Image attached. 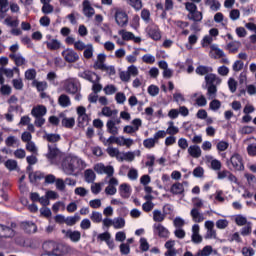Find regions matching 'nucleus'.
<instances>
[{
	"label": "nucleus",
	"instance_id": "nucleus-5",
	"mask_svg": "<svg viewBox=\"0 0 256 256\" xmlns=\"http://www.w3.org/2000/svg\"><path fill=\"white\" fill-rule=\"evenodd\" d=\"M94 171L98 175H107V177H113L115 175V168L112 165L105 166L103 163H98L94 166Z\"/></svg>",
	"mask_w": 256,
	"mask_h": 256
},
{
	"label": "nucleus",
	"instance_id": "nucleus-2",
	"mask_svg": "<svg viewBox=\"0 0 256 256\" xmlns=\"http://www.w3.org/2000/svg\"><path fill=\"white\" fill-rule=\"evenodd\" d=\"M62 89L69 95H76L81 91V83L77 78H67L62 82Z\"/></svg>",
	"mask_w": 256,
	"mask_h": 256
},
{
	"label": "nucleus",
	"instance_id": "nucleus-31",
	"mask_svg": "<svg viewBox=\"0 0 256 256\" xmlns=\"http://www.w3.org/2000/svg\"><path fill=\"white\" fill-rule=\"evenodd\" d=\"M206 89H207L206 95L209 100L215 99L217 97V86L209 85V86H206Z\"/></svg>",
	"mask_w": 256,
	"mask_h": 256
},
{
	"label": "nucleus",
	"instance_id": "nucleus-28",
	"mask_svg": "<svg viewBox=\"0 0 256 256\" xmlns=\"http://www.w3.org/2000/svg\"><path fill=\"white\" fill-rule=\"evenodd\" d=\"M58 104L60 107H70L71 98L67 94H61L58 98Z\"/></svg>",
	"mask_w": 256,
	"mask_h": 256
},
{
	"label": "nucleus",
	"instance_id": "nucleus-61",
	"mask_svg": "<svg viewBox=\"0 0 256 256\" xmlns=\"http://www.w3.org/2000/svg\"><path fill=\"white\" fill-rule=\"evenodd\" d=\"M12 85L14 89H16L17 91H21V89H23V80L21 78L13 79Z\"/></svg>",
	"mask_w": 256,
	"mask_h": 256
},
{
	"label": "nucleus",
	"instance_id": "nucleus-60",
	"mask_svg": "<svg viewBox=\"0 0 256 256\" xmlns=\"http://www.w3.org/2000/svg\"><path fill=\"white\" fill-rule=\"evenodd\" d=\"M26 151H29L30 153H33L34 155L37 154V146L35 145V142H33V141L26 142Z\"/></svg>",
	"mask_w": 256,
	"mask_h": 256
},
{
	"label": "nucleus",
	"instance_id": "nucleus-34",
	"mask_svg": "<svg viewBox=\"0 0 256 256\" xmlns=\"http://www.w3.org/2000/svg\"><path fill=\"white\" fill-rule=\"evenodd\" d=\"M118 110H111V107L106 106L102 108V115L104 117H116L118 115Z\"/></svg>",
	"mask_w": 256,
	"mask_h": 256
},
{
	"label": "nucleus",
	"instance_id": "nucleus-8",
	"mask_svg": "<svg viewBox=\"0 0 256 256\" xmlns=\"http://www.w3.org/2000/svg\"><path fill=\"white\" fill-rule=\"evenodd\" d=\"M62 57H64L66 63H77L79 60V54H77L75 50L69 48L62 52Z\"/></svg>",
	"mask_w": 256,
	"mask_h": 256
},
{
	"label": "nucleus",
	"instance_id": "nucleus-54",
	"mask_svg": "<svg viewBox=\"0 0 256 256\" xmlns=\"http://www.w3.org/2000/svg\"><path fill=\"white\" fill-rule=\"evenodd\" d=\"M156 143H157V140L154 138H147L143 141V145L146 149H153Z\"/></svg>",
	"mask_w": 256,
	"mask_h": 256
},
{
	"label": "nucleus",
	"instance_id": "nucleus-57",
	"mask_svg": "<svg viewBox=\"0 0 256 256\" xmlns=\"http://www.w3.org/2000/svg\"><path fill=\"white\" fill-rule=\"evenodd\" d=\"M5 167L8 168L9 171H15V169H17V160H7L5 162Z\"/></svg>",
	"mask_w": 256,
	"mask_h": 256
},
{
	"label": "nucleus",
	"instance_id": "nucleus-27",
	"mask_svg": "<svg viewBox=\"0 0 256 256\" xmlns=\"http://www.w3.org/2000/svg\"><path fill=\"white\" fill-rule=\"evenodd\" d=\"M29 179H30V183H35L37 181H41V179H45V173H43L41 171L30 172Z\"/></svg>",
	"mask_w": 256,
	"mask_h": 256
},
{
	"label": "nucleus",
	"instance_id": "nucleus-9",
	"mask_svg": "<svg viewBox=\"0 0 256 256\" xmlns=\"http://www.w3.org/2000/svg\"><path fill=\"white\" fill-rule=\"evenodd\" d=\"M230 163L234 171H243V169H245V166L243 165V158L239 154L232 155Z\"/></svg>",
	"mask_w": 256,
	"mask_h": 256
},
{
	"label": "nucleus",
	"instance_id": "nucleus-47",
	"mask_svg": "<svg viewBox=\"0 0 256 256\" xmlns=\"http://www.w3.org/2000/svg\"><path fill=\"white\" fill-rule=\"evenodd\" d=\"M90 219L93 221V223H101L103 221V214L97 211H93L90 215Z\"/></svg>",
	"mask_w": 256,
	"mask_h": 256
},
{
	"label": "nucleus",
	"instance_id": "nucleus-1",
	"mask_svg": "<svg viewBox=\"0 0 256 256\" xmlns=\"http://www.w3.org/2000/svg\"><path fill=\"white\" fill-rule=\"evenodd\" d=\"M81 165H83V160L75 156H66L62 160L61 167L65 175H74L77 169H81Z\"/></svg>",
	"mask_w": 256,
	"mask_h": 256
},
{
	"label": "nucleus",
	"instance_id": "nucleus-21",
	"mask_svg": "<svg viewBox=\"0 0 256 256\" xmlns=\"http://www.w3.org/2000/svg\"><path fill=\"white\" fill-rule=\"evenodd\" d=\"M172 195H183L185 193V187L181 182L174 183L170 188Z\"/></svg>",
	"mask_w": 256,
	"mask_h": 256
},
{
	"label": "nucleus",
	"instance_id": "nucleus-39",
	"mask_svg": "<svg viewBox=\"0 0 256 256\" xmlns=\"http://www.w3.org/2000/svg\"><path fill=\"white\" fill-rule=\"evenodd\" d=\"M106 152L108 153V155L110 157H116V159H118V161H121V152L117 148L108 147L106 149Z\"/></svg>",
	"mask_w": 256,
	"mask_h": 256
},
{
	"label": "nucleus",
	"instance_id": "nucleus-58",
	"mask_svg": "<svg viewBox=\"0 0 256 256\" xmlns=\"http://www.w3.org/2000/svg\"><path fill=\"white\" fill-rule=\"evenodd\" d=\"M104 93L105 95H114V93H117V87L113 84L106 85L104 87Z\"/></svg>",
	"mask_w": 256,
	"mask_h": 256
},
{
	"label": "nucleus",
	"instance_id": "nucleus-13",
	"mask_svg": "<svg viewBox=\"0 0 256 256\" xmlns=\"http://www.w3.org/2000/svg\"><path fill=\"white\" fill-rule=\"evenodd\" d=\"M205 83L206 87H209V85H215L217 87V85H221V78L210 72L205 76Z\"/></svg>",
	"mask_w": 256,
	"mask_h": 256
},
{
	"label": "nucleus",
	"instance_id": "nucleus-25",
	"mask_svg": "<svg viewBox=\"0 0 256 256\" xmlns=\"http://www.w3.org/2000/svg\"><path fill=\"white\" fill-rule=\"evenodd\" d=\"M52 0H40V3H42V13H44V15H49L50 13H53L54 11V7L53 5H50Z\"/></svg>",
	"mask_w": 256,
	"mask_h": 256
},
{
	"label": "nucleus",
	"instance_id": "nucleus-48",
	"mask_svg": "<svg viewBox=\"0 0 256 256\" xmlns=\"http://www.w3.org/2000/svg\"><path fill=\"white\" fill-rule=\"evenodd\" d=\"M120 161H135V153L133 152H126L122 153L120 156Z\"/></svg>",
	"mask_w": 256,
	"mask_h": 256
},
{
	"label": "nucleus",
	"instance_id": "nucleus-37",
	"mask_svg": "<svg viewBox=\"0 0 256 256\" xmlns=\"http://www.w3.org/2000/svg\"><path fill=\"white\" fill-rule=\"evenodd\" d=\"M95 49L93 48V44H87L84 48L83 56L85 59H91L93 57Z\"/></svg>",
	"mask_w": 256,
	"mask_h": 256
},
{
	"label": "nucleus",
	"instance_id": "nucleus-35",
	"mask_svg": "<svg viewBox=\"0 0 256 256\" xmlns=\"http://www.w3.org/2000/svg\"><path fill=\"white\" fill-rule=\"evenodd\" d=\"M78 221H81V216L76 213L74 216H68L65 223L68 227H73Z\"/></svg>",
	"mask_w": 256,
	"mask_h": 256
},
{
	"label": "nucleus",
	"instance_id": "nucleus-19",
	"mask_svg": "<svg viewBox=\"0 0 256 256\" xmlns=\"http://www.w3.org/2000/svg\"><path fill=\"white\" fill-rule=\"evenodd\" d=\"M22 229L23 231H25V233H28L29 235L37 233V225L33 222H22Z\"/></svg>",
	"mask_w": 256,
	"mask_h": 256
},
{
	"label": "nucleus",
	"instance_id": "nucleus-22",
	"mask_svg": "<svg viewBox=\"0 0 256 256\" xmlns=\"http://www.w3.org/2000/svg\"><path fill=\"white\" fill-rule=\"evenodd\" d=\"M15 227H17V224L12 223L11 227L7 226V229H9L10 232L7 230H1V232L3 233L1 234V239H11L15 237V230H13L15 229Z\"/></svg>",
	"mask_w": 256,
	"mask_h": 256
},
{
	"label": "nucleus",
	"instance_id": "nucleus-42",
	"mask_svg": "<svg viewBox=\"0 0 256 256\" xmlns=\"http://www.w3.org/2000/svg\"><path fill=\"white\" fill-rule=\"evenodd\" d=\"M206 5H209L212 11H219L221 8V3L218 0H206Z\"/></svg>",
	"mask_w": 256,
	"mask_h": 256
},
{
	"label": "nucleus",
	"instance_id": "nucleus-33",
	"mask_svg": "<svg viewBox=\"0 0 256 256\" xmlns=\"http://www.w3.org/2000/svg\"><path fill=\"white\" fill-rule=\"evenodd\" d=\"M133 139L131 138H125L123 136H119L118 137V145L120 147H131V145H133Z\"/></svg>",
	"mask_w": 256,
	"mask_h": 256
},
{
	"label": "nucleus",
	"instance_id": "nucleus-53",
	"mask_svg": "<svg viewBox=\"0 0 256 256\" xmlns=\"http://www.w3.org/2000/svg\"><path fill=\"white\" fill-rule=\"evenodd\" d=\"M155 208V204L153 203V201H146L143 205H142V210L145 213H151V211H153V209Z\"/></svg>",
	"mask_w": 256,
	"mask_h": 256
},
{
	"label": "nucleus",
	"instance_id": "nucleus-24",
	"mask_svg": "<svg viewBox=\"0 0 256 256\" xmlns=\"http://www.w3.org/2000/svg\"><path fill=\"white\" fill-rule=\"evenodd\" d=\"M190 215L195 223H202V221H205V217L197 208H192Z\"/></svg>",
	"mask_w": 256,
	"mask_h": 256
},
{
	"label": "nucleus",
	"instance_id": "nucleus-46",
	"mask_svg": "<svg viewBox=\"0 0 256 256\" xmlns=\"http://www.w3.org/2000/svg\"><path fill=\"white\" fill-rule=\"evenodd\" d=\"M210 104H209V109L211 111H218L221 109V101H219L218 99H211L210 100Z\"/></svg>",
	"mask_w": 256,
	"mask_h": 256
},
{
	"label": "nucleus",
	"instance_id": "nucleus-63",
	"mask_svg": "<svg viewBox=\"0 0 256 256\" xmlns=\"http://www.w3.org/2000/svg\"><path fill=\"white\" fill-rule=\"evenodd\" d=\"M55 185L58 191H65V181L62 178H57Z\"/></svg>",
	"mask_w": 256,
	"mask_h": 256
},
{
	"label": "nucleus",
	"instance_id": "nucleus-50",
	"mask_svg": "<svg viewBox=\"0 0 256 256\" xmlns=\"http://www.w3.org/2000/svg\"><path fill=\"white\" fill-rule=\"evenodd\" d=\"M89 121H91V118L87 114H84V116H78L79 127H85V125H89Z\"/></svg>",
	"mask_w": 256,
	"mask_h": 256
},
{
	"label": "nucleus",
	"instance_id": "nucleus-29",
	"mask_svg": "<svg viewBox=\"0 0 256 256\" xmlns=\"http://www.w3.org/2000/svg\"><path fill=\"white\" fill-rule=\"evenodd\" d=\"M99 81H101V77L96 76V78L92 82V91L95 95H97V93H101V91L103 90V85H101Z\"/></svg>",
	"mask_w": 256,
	"mask_h": 256
},
{
	"label": "nucleus",
	"instance_id": "nucleus-20",
	"mask_svg": "<svg viewBox=\"0 0 256 256\" xmlns=\"http://www.w3.org/2000/svg\"><path fill=\"white\" fill-rule=\"evenodd\" d=\"M31 115L35 118L44 117L47 115V108L43 105L36 106L31 110Z\"/></svg>",
	"mask_w": 256,
	"mask_h": 256
},
{
	"label": "nucleus",
	"instance_id": "nucleus-4",
	"mask_svg": "<svg viewBox=\"0 0 256 256\" xmlns=\"http://www.w3.org/2000/svg\"><path fill=\"white\" fill-rule=\"evenodd\" d=\"M115 21L119 27H127L129 23V15H127V12H125L121 8H116L115 9Z\"/></svg>",
	"mask_w": 256,
	"mask_h": 256
},
{
	"label": "nucleus",
	"instance_id": "nucleus-16",
	"mask_svg": "<svg viewBox=\"0 0 256 256\" xmlns=\"http://www.w3.org/2000/svg\"><path fill=\"white\" fill-rule=\"evenodd\" d=\"M62 233H65V237L70 239L73 243H78V241H81V232L77 230H63Z\"/></svg>",
	"mask_w": 256,
	"mask_h": 256
},
{
	"label": "nucleus",
	"instance_id": "nucleus-14",
	"mask_svg": "<svg viewBox=\"0 0 256 256\" xmlns=\"http://www.w3.org/2000/svg\"><path fill=\"white\" fill-rule=\"evenodd\" d=\"M59 155H61V150H59L56 145L51 146V144H48V153L46 154L47 159L53 161L54 159H57Z\"/></svg>",
	"mask_w": 256,
	"mask_h": 256
},
{
	"label": "nucleus",
	"instance_id": "nucleus-23",
	"mask_svg": "<svg viewBox=\"0 0 256 256\" xmlns=\"http://www.w3.org/2000/svg\"><path fill=\"white\" fill-rule=\"evenodd\" d=\"M43 139L48 141V143H59L61 141V135L44 132Z\"/></svg>",
	"mask_w": 256,
	"mask_h": 256
},
{
	"label": "nucleus",
	"instance_id": "nucleus-43",
	"mask_svg": "<svg viewBox=\"0 0 256 256\" xmlns=\"http://www.w3.org/2000/svg\"><path fill=\"white\" fill-rule=\"evenodd\" d=\"M119 35L122 36L123 41H133L135 39V34L132 32H127L125 30H120Z\"/></svg>",
	"mask_w": 256,
	"mask_h": 256
},
{
	"label": "nucleus",
	"instance_id": "nucleus-3",
	"mask_svg": "<svg viewBox=\"0 0 256 256\" xmlns=\"http://www.w3.org/2000/svg\"><path fill=\"white\" fill-rule=\"evenodd\" d=\"M185 9L189 12L187 18L190 21L201 22L203 21V13L197 10V5L193 2H186Z\"/></svg>",
	"mask_w": 256,
	"mask_h": 256
},
{
	"label": "nucleus",
	"instance_id": "nucleus-11",
	"mask_svg": "<svg viewBox=\"0 0 256 256\" xmlns=\"http://www.w3.org/2000/svg\"><path fill=\"white\" fill-rule=\"evenodd\" d=\"M46 38L48 41L44 43L49 51H58V49H61V41L53 39V36L51 35H47Z\"/></svg>",
	"mask_w": 256,
	"mask_h": 256
},
{
	"label": "nucleus",
	"instance_id": "nucleus-52",
	"mask_svg": "<svg viewBox=\"0 0 256 256\" xmlns=\"http://www.w3.org/2000/svg\"><path fill=\"white\" fill-rule=\"evenodd\" d=\"M0 73L2 75H5L8 79H13V76L15 75L13 73V70L11 68H5V67H0Z\"/></svg>",
	"mask_w": 256,
	"mask_h": 256
},
{
	"label": "nucleus",
	"instance_id": "nucleus-17",
	"mask_svg": "<svg viewBox=\"0 0 256 256\" xmlns=\"http://www.w3.org/2000/svg\"><path fill=\"white\" fill-rule=\"evenodd\" d=\"M188 155L193 157V159H199L202 155L201 147L199 145L194 144L188 147Z\"/></svg>",
	"mask_w": 256,
	"mask_h": 256
},
{
	"label": "nucleus",
	"instance_id": "nucleus-6",
	"mask_svg": "<svg viewBox=\"0 0 256 256\" xmlns=\"http://www.w3.org/2000/svg\"><path fill=\"white\" fill-rule=\"evenodd\" d=\"M117 125H121V118H112L107 121L106 128L107 133H110V135H119V127Z\"/></svg>",
	"mask_w": 256,
	"mask_h": 256
},
{
	"label": "nucleus",
	"instance_id": "nucleus-45",
	"mask_svg": "<svg viewBox=\"0 0 256 256\" xmlns=\"http://www.w3.org/2000/svg\"><path fill=\"white\" fill-rule=\"evenodd\" d=\"M32 85H33V87H36L37 91H39V92L45 91V89H47L46 81L39 82L37 80H33Z\"/></svg>",
	"mask_w": 256,
	"mask_h": 256
},
{
	"label": "nucleus",
	"instance_id": "nucleus-36",
	"mask_svg": "<svg viewBox=\"0 0 256 256\" xmlns=\"http://www.w3.org/2000/svg\"><path fill=\"white\" fill-rule=\"evenodd\" d=\"M84 177H85L86 183H93L95 181L96 175L93 170L87 169L84 172Z\"/></svg>",
	"mask_w": 256,
	"mask_h": 256
},
{
	"label": "nucleus",
	"instance_id": "nucleus-26",
	"mask_svg": "<svg viewBox=\"0 0 256 256\" xmlns=\"http://www.w3.org/2000/svg\"><path fill=\"white\" fill-rule=\"evenodd\" d=\"M119 191L120 196L123 197V199H129V197H131V186L128 184H121Z\"/></svg>",
	"mask_w": 256,
	"mask_h": 256
},
{
	"label": "nucleus",
	"instance_id": "nucleus-41",
	"mask_svg": "<svg viewBox=\"0 0 256 256\" xmlns=\"http://www.w3.org/2000/svg\"><path fill=\"white\" fill-rule=\"evenodd\" d=\"M62 127H66V129H73V127H75V118H63Z\"/></svg>",
	"mask_w": 256,
	"mask_h": 256
},
{
	"label": "nucleus",
	"instance_id": "nucleus-12",
	"mask_svg": "<svg viewBox=\"0 0 256 256\" xmlns=\"http://www.w3.org/2000/svg\"><path fill=\"white\" fill-rule=\"evenodd\" d=\"M154 233L161 237L162 239H169V230L162 224H154Z\"/></svg>",
	"mask_w": 256,
	"mask_h": 256
},
{
	"label": "nucleus",
	"instance_id": "nucleus-15",
	"mask_svg": "<svg viewBox=\"0 0 256 256\" xmlns=\"http://www.w3.org/2000/svg\"><path fill=\"white\" fill-rule=\"evenodd\" d=\"M78 77L81 79H85L86 81H89L90 83H93L99 75L97 73L90 71V70H84L83 72L78 73Z\"/></svg>",
	"mask_w": 256,
	"mask_h": 256
},
{
	"label": "nucleus",
	"instance_id": "nucleus-49",
	"mask_svg": "<svg viewBox=\"0 0 256 256\" xmlns=\"http://www.w3.org/2000/svg\"><path fill=\"white\" fill-rule=\"evenodd\" d=\"M4 23L8 27H19V19L13 20V17L11 16H8L7 18H5Z\"/></svg>",
	"mask_w": 256,
	"mask_h": 256
},
{
	"label": "nucleus",
	"instance_id": "nucleus-38",
	"mask_svg": "<svg viewBox=\"0 0 256 256\" xmlns=\"http://www.w3.org/2000/svg\"><path fill=\"white\" fill-rule=\"evenodd\" d=\"M130 7H133L135 11H141L143 9V2L141 0H126Z\"/></svg>",
	"mask_w": 256,
	"mask_h": 256
},
{
	"label": "nucleus",
	"instance_id": "nucleus-55",
	"mask_svg": "<svg viewBox=\"0 0 256 256\" xmlns=\"http://www.w3.org/2000/svg\"><path fill=\"white\" fill-rule=\"evenodd\" d=\"M35 77H37V71L35 69H28L25 72V79H27L28 81H33Z\"/></svg>",
	"mask_w": 256,
	"mask_h": 256
},
{
	"label": "nucleus",
	"instance_id": "nucleus-40",
	"mask_svg": "<svg viewBox=\"0 0 256 256\" xmlns=\"http://www.w3.org/2000/svg\"><path fill=\"white\" fill-rule=\"evenodd\" d=\"M153 220L156 223H163V221H165V214H162L161 210H154L153 211Z\"/></svg>",
	"mask_w": 256,
	"mask_h": 256
},
{
	"label": "nucleus",
	"instance_id": "nucleus-64",
	"mask_svg": "<svg viewBox=\"0 0 256 256\" xmlns=\"http://www.w3.org/2000/svg\"><path fill=\"white\" fill-rule=\"evenodd\" d=\"M228 87H229L231 93H235V91H237V82L235 81L234 78H229Z\"/></svg>",
	"mask_w": 256,
	"mask_h": 256
},
{
	"label": "nucleus",
	"instance_id": "nucleus-44",
	"mask_svg": "<svg viewBox=\"0 0 256 256\" xmlns=\"http://www.w3.org/2000/svg\"><path fill=\"white\" fill-rule=\"evenodd\" d=\"M113 227L114 229H123V227H125V219L121 217L114 218Z\"/></svg>",
	"mask_w": 256,
	"mask_h": 256
},
{
	"label": "nucleus",
	"instance_id": "nucleus-7",
	"mask_svg": "<svg viewBox=\"0 0 256 256\" xmlns=\"http://www.w3.org/2000/svg\"><path fill=\"white\" fill-rule=\"evenodd\" d=\"M146 33L154 41H159L161 39V31H159V26H157L155 23L147 26Z\"/></svg>",
	"mask_w": 256,
	"mask_h": 256
},
{
	"label": "nucleus",
	"instance_id": "nucleus-56",
	"mask_svg": "<svg viewBox=\"0 0 256 256\" xmlns=\"http://www.w3.org/2000/svg\"><path fill=\"white\" fill-rule=\"evenodd\" d=\"M9 11V0H0V13L5 15Z\"/></svg>",
	"mask_w": 256,
	"mask_h": 256
},
{
	"label": "nucleus",
	"instance_id": "nucleus-59",
	"mask_svg": "<svg viewBox=\"0 0 256 256\" xmlns=\"http://www.w3.org/2000/svg\"><path fill=\"white\" fill-rule=\"evenodd\" d=\"M141 19H143L146 23H149V21H151V12L146 8L142 9Z\"/></svg>",
	"mask_w": 256,
	"mask_h": 256
},
{
	"label": "nucleus",
	"instance_id": "nucleus-18",
	"mask_svg": "<svg viewBox=\"0 0 256 256\" xmlns=\"http://www.w3.org/2000/svg\"><path fill=\"white\" fill-rule=\"evenodd\" d=\"M9 59L14 61L16 67H21L27 63V60H25V57L21 54H9Z\"/></svg>",
	"mask_w": 256,
	"mask_h": 256
},
{
	"label": "nucleus",
	"instance_id": "nucleus-32",
	"mask_svg": "<svg viewBox=\"0 0 256 256\" xmlns=\"http://www.w3.org/2000/svg\"><path fill=\"white\" fill-rule=\"evenodd\" d=\"M197 75H209L213 73V68L209 66L200 65L196 68Z\"/></svg>",
	"mask_w": 256,
	"mask_h": 256
},
{
	"label": "nucleus",
	"instance_id": "nucleus-30",
	"mask_svg": "<svg viewBox=\"0 0 256 256\" xmlns=\"http://www.w3.org/2000/svg\"><path fill=\"white\" fill-rule=\"evenodd\" d=\"M147 161L145 162V167H148L149 173H153V167H155V155L148 154L146 156Z\"/></svg>",
	"mask_w": 256,
	"mask_h": 256
},
{
	"label": "nucleus",
	"instance_id": "nucleus-51",
	"mask_svg": "<svg viewBox=\"0 0 256 256\" xmlns=\"http://www.w3.org/2000/svg\"><path fill=\"white\" fill-rule=\"evenodd\" d=\"M235 223L238 225V227H243V225H247V217L239 214L235 217Z\"/></svg>",
	"mask_w": 256,
	"mask_h": 256
},
{
	"label": "nucleus",
	"instance_id": "nucleus-62",
	"mask_svg": "<svg viewBox=\"0 0 256 256\" xmlns=\"http://www.w3.org/2000/svg\"><path fill=\"white\" fill-rule=\"evenodd\" d=\"M109 239H111V233L109 232H103L101 234H98L97 236V241H100V242L105 241L106 243Z\"/></svg>",
	"mask_w": 256,
	"mask_h": 256
},
{
	"label": "nucleus",
	"instance_id": "nucleus-10",
	"mask_svg": "<svg viewBox=\"0 0 256 256\" xmlns=\"http://www.w3.org/2000/svg\"><path fill=\"white\" fill-rule=\"evenodd\" d=\"M82 13L88 19H91V17H93V15H95V8H93V6H91V1L84 0L82 2Z\"/></svg>",
	"mask_w": 256,
	"mask_h": 256
}]
</instances>
